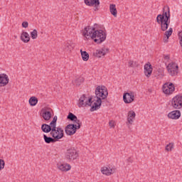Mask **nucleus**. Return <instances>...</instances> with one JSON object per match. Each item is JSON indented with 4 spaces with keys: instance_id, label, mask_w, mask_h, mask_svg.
I'll list each match as a JSON object with an SVG mask.
<instances>
[{
    "instance_id": "dca6fc26",
    "label": "nucleus",
    "mask_w": 182,
    "mask_h": 182,
    "mask_svg": "<svg viewBox=\"0 0 182 182\" xmlns=\"http://www.w3.org/2000/svg\"><path fill=\"white\" fill-rule=\"evenodd\" d=\"M93 32H95L93 28L90 27V26H88L84 28L83 36L85 38H86V39H92Z\"/></svg>"
},
{
    "instance_id": "9d476101",
    "label": "nucleus",
    "mask_w": 182,
    "mask_h": 182,
    "mask_svg": "<svg viewBox=\"0 0 182 182\" xmlns=\"http://www.w3.org/2000/svg\"><path fill=\"white\" fill-rule=\"evenodd\" d=\"M171 106L173 109H181L182 107V96L176 95L172 99Z\"/></svg>"
},
{
    "instance_id": "c756f323",
    "label": "nucleus",
    "mask_w": 182,
    "mask_h": 182,
    "mask_svg": "<svg viewBox=\"0 0 182 182\" xmlns=\"http://www.w3.org/2000/svg\"><path fill=\"white\" fill-rule=\"evenodd\" d=\"M128 66L129 68H139V63L134 60H129L128 62Z\"/></svg>"
},
{
    "instance_id": "bb28decb",
    "label": "nucleus",
    "mask_w": 182,
    "mask_h": 182,
    "mask_svg": "<svg viewBox=\"0 0 182 182\" xmlns=\"http://www.w3.org/2000/svg\"><path fill=\"white\" fill-rule=\"evenodd\" d=\"M43 139L45 143H47V144H50V143H56V140L53 137L48 136L46 134L43 135Z\"/></svg>"
},
{
    "instance_id": "f704fd0d",
    "label": "nucleus",
    "mask_w": 182,
    "mask_h": 182,
    "mask_svg": "<svg viewBox=\"0 0 182 182\" xmlns=\"http://www.w3.org/2000/svg\"><path fill=\"white\" fill-rule=\"evenodd\" d=\"M57 122H58V116H54L52 122H50V124H51L52 126L55 127L56 126Z\"/></svg>"
},
{
    "instance_id": "ea45409f",
    "label": "nucleus",
    "mask_w": 182,
    "mask_h": 182,
    "mask_svg": "<svg viewBox=\"0 0 182 182\" xmlns=\"http://www.w3.org/2000/svg\"><path fill=\"white\" fill-rule=\"evenodd\" d=\"M97 26H99L97 25V23H95V24H94L93 27H92L91 28H92V30H93L94 32H95V31H97V30H96V29H97Z\"/></svg>"
},
{
    "instance_id": "1a4fd4ad",
    "label": "nucleus",
    "mask_w": 182,
    "mask_h": 182,
    "mask_svg": "<svg viewBox=\"0 0 182 182\" xmlns=\"http://www.w3.org/2000/svg\"><path fill=\"white\" fill-rule=\"evenodd\" d=\"M50 110L52 109L49 107H44V108H42L41 110V116L46 122L52 119V112H50Z\"/></svg>"
},
{
    "instance_id": "4468645a",
    "label": "nucleus",
    "mask_w": 182,
    "mask_h": 182,
    "mask_svg": "<svg viewBox=\"0 0 182 182\" xmlns=\"http://www.w3.org/2000/svg\"><path fill=\"white\" fill-rule=\"evenodd\" d=\"M136 119V112H134V111H129L128 112V116H127V124L129 127V129H130V124H133V122H134V120Z\"/></svg>"
},
{
    "instance_id": "473e14b6",
    "label": "nucleus",
    "mask_w": 182,
    "mask_h": 182,
    "mask_svg": "<svg viewBox=\"0 0 182 182\" xmlns=\"http://www.w3.org/2000/svg\"><path fill=\"white\" fill-rule=\"evenodd\" d=\"M32 39H36L38 38V31L36 29H34L33 31L30 33Z\"/></svg>"
},
{
    "instance_id": "2f4dec72",
    "label": "nucleus",
    "mask_w": 182,
    "mask_h": 182,
    "mask_svg": "<svg viewBox=\"0 0 182 182\" xmlns=\"http://www.w3.org/2000/svg\"><path fill=\"white\" fill-rule=\"evenodd\" d=\"M77 117H76V115H75L73 113L69 112L67 119L68 120H70L71 122H74V120H75Z\"/></svg>"
},
{
    "instance_id": "4c0bfd02",
    "label": "nucleus",
    "mask_w": 182,
    "mask_h": 182,
    "mask_svg": "<svg viewBox=\"0 0 182 182\" xmlns=\"http://www.w3.org/2000/svg\"><path fill=\"white\" fill-rule=\"evenodd\" d=\"M21 25H22V27L25 28L29 26V23H28V21H23Z\"/></svg>"
},
{
    "instance_id": "6e6552de",
    "label": "nucleus",
    "mask_w": 182,
    "mask_h": 182,
    "mask_svg": "<svg viewBox=\"0 0 182 182\" xmlns=\"http://www.w3.org/2000/svg\"><path fill=\"white\" fill-rule=\"evenodd\" d=\"M80 129V125H76L75 124H69L65 127V133L68 136H73L76 133L77 130Z\"/></svg>"
},
{
    "instance_id": "a211bd4d",
    "label": "nucleus",
    "mask_w": 182,
    "mask_h": 182,
    "mask_svg": "<svg viewBox=\"0 0 182 182\" xmlns=\"http://www.w3.org/2000/svg\"><path fill=\"white\" fill-rule=\"evenodd\" d=\"M8 83H9L8 75L5 73L0 74V86H6Z\"/></svg>"
},
{
    "instance_id": "2eb2a0df",
    "label": "nucleus",
    "mask_w": 182,
    "mask_h": 182,
    "mask_svg": "<svg viewBox=\"0 0 182 182\" xmlns=\"http://www.w3.org/2000/svg\"><path fill=\"white\" fill-rule=\"evenodd\" d=\"M144 73L146 77H150V76H151V73H153V66L150 63L145 64Z\"/></svg>"
},
{
    "instance_id": "f03ea898",
    "label": "nucleus",
    "mask_w": 182,
    "mask_h": 182,
    "mask_svg": "<svg viewBox=\"0 0 182 182\" xmlns=\"http://www.w3.org/2000/svg\"><path fill=\"white\" fill-rule=\"evenodd\" d=\"M170 7L168 6H165L163 8L162 14H159L156 16V22L161 25V30L163 32H166L170 26Z\"/></svg>"
},
{
    "instance_id": "ddd939ff",
    "label": "nucleus",
    "mask_w": 182,
    "mask_h": 182,
    "mask_svg": "<svg viewBox=\"0 0 182 182\" xmlns=\"http://www.w3.org/2000/svg\"><path fill=\"white\" fill-rule=\"evenodd\" d=\"M85 4L87 5V6H94V11H99V6H100V1L99 0H84Z\"/></svg>"
},
{
    "instance_id": "393cba45",
    "label": "nucleus",
    "mask_w": 182,
    "mask_h": 182,
    "mask_svg": "<svg viewBox=\"0 0 182 182\" xmlns=\"http://www.w3.org/2000/svg\"><path fill=\"white\" fill-rule=\"evenodd\" d=\"M21 39L24 43H28L29 41H31V36H29V33L26 31H23L21 35Z\"/></svg>"
},
{
    "instance_id": "f8f14e48",
    "label": "nucleus",
    "mask_w": 182,
    "mask_h": 182,
    "mask_svg": "<svg viewBox=\"0 0 182 182\" xmlns=\"http://www.w3.org/2000/svg\"><path fill=\"white\" fill-rule=\"evenodd\" d=\"M123 100L124 103L127 104L132 103V102L134 100V92H130L124 93Z\"/></svg>"
},
{
    "instance_id": "9b49d317",
    "label": "nucleus",
    "mask_w": 182,
    "mask_h": 182,
    "mask_svg": "<svg viewBox=\"0 0 182 182\" xmlns=\"http://www.w3.org/2000/svg\"><path fill=\"white\" fill-rule=\"evenodd\" d=\"M163 92L165 95H171L176 88L174 87V84L173 83H165L162 87Z\"/></svg>"
},
{
    "instance_id": "5701e85b",
    "label": "nucleus",
    "mask_w": 182,
    "mask_h": 182,
    "mask_svg": "<svg viewBox=\"0 0 182 182\" xmlns=\"http://www.w3.org/2000/svg\"><path fill=\"white\" fill-rule=\"evenodd\" d=\"M75 46H76V44L72 41H70V43L68 42L64 45V49L65 50L72 52V50L75 49Z\"/></svg>"
},
{
    "instance_id": "0eeeda50",
    "label": "nucleus",
    "mask_w": 182,
    "mask_h": 182,
    "mask_svg": "<svg viewBox=\"0 0 182 182\" xmlns=\"http://www.w3.org/2000/svg\"><path fill=\"white\" fill-rule=\"evenodd\" d=\"M166 69L171 76H177L178 75V65L176 63H170Z\"/></svg>"
},
{
    "instance_id": "58836bf2",
    "label": "nucleus",
    "mask_w": 182,
    "mask_h": 182,
    "mask_svg": "<svg viewBox=\"0 0 182 182\" xmlns=\"http://www.w3.org/2000/svg\"><path fill=\"white\" fill-rule=\"evenodd\" d=\"M109 127H110L111 129L113 128V127H114V121H113V120L109 121Z\"/></svg>"
},
{
    "instance_id": "20e7f679",
    "label": "nucleus",
    "mask_w": 182,
    "mask_h": 182,
    "mask_svg": "<svg viewBox=\"0 0 182 182\" xmlns=\"http://www.w3.org/2000/svg\"><path fill=\"white\" fill-rule=\"evenodd\" d=\"M65 160L68 161H73L79 159V151L75 148H70L67 150L65 154Z\"/></svg>"
},
{
    "instance_id": "7c9ffc66",
    "label": "nucleus",
    "mask_w": 182,
    "mask_h": 182,
    "mask_svg": "<svg viewBox=\"0 0 182 182\" xmlns=\"http://www.w3.org/2000/svg\"><path fill=\"white\" fill-rule=\"evenodd\" d=\"M84 82L85 78L83 77H80L75 80V84L76 85V86H80V85H82V83H83Z\"/></svg>"
},
{
    "instance_id": "72a5a7b5",
    "label": "nucleus",
    "mask_w": 182,
    "mask_h": 182,
    "mask_svg": "<svg viewBox=\"0 0 182 182\" xmlns=\"http://www.w3.org/2000/svg\"><path fill=\"white\" fill-rule=\"evenodd\" d=\"M173 147H174V145L173 144L171 143L168 144L166 146V151H171V150H173Z\"/></svg>"
},
{
    "instance_id": "6ab92c4d",
    "label": "nucleus",
    "mask_w": 182,
    "mask_h": 182,
    "mask_svg": "<svg viewBox=\"0 0 182 182\" xmlns=\"http://www.w3.org/2000/svg\"><path fill=\"white\" fill-rule=\"evenodd\" d=\"M181 116V112L180 110H175L169 112L168 114V119H173V120H177V119H180Z\"/></svg>"
},
{
    "instance_id": "e433bc0d",
    "label": "nucleus",
    "mask_w": 182,
    "mask_h": 182,
    "mask_svg": "<svg viewBox=\"0 0 182 182\" xmlns=\"http://www.w3.org/2000/svg\"><path fill=\"white\" fill-rule=\"evenodd\" d=\"M75 123H76V124H77V126H80V129L82 126V122H80V120H79L77 119V117L76 118V119L74 120Z\"/></svg>"
},
{
    "instance_id": "aec40b11",
    "label": "nucleus",
    "mask_w": 182,
    "mask_h": 182,
    "mask_svg": "<svg viewBox=\"0 0 182 182\" xmlns=\"http://www.w3.org/2000/svg\"><path fill=\"white\" fill-rule=\"evenodd\" d=\"M108 52L109 48H102L101 50H97L96 52L94 53V56H95V58H102V56H105Z\"/></svg>"
},
{
    "instance_id": "f257e3e1",
    "label": "nucleus",
    "mask_w": 182,
    "mask_h": 182,
    "mask_svg": "<svg viewBox=\"0 0 182 182\" xmlns=\"http://www.w3.org/2000/svg\"><path fill=\"white\" fill-rule=\"evenodd\" d=\"M96 102L91 105L90 112H95L100 109L102 106V100H105L107 97V88L105 86H97L95 89Z\"/></svg>"
},
{
    "instance_id": "a19ab883",
    "label": "nucleus",
    "mask_w": 182,
    "mask_h": 182,
    "mask_svg": "<svg viewBox=\"0 0 182 182\" xmlns=\"http://www.w3.org/2000/svg\"><path fill=\"white\" fill-rule=\"evenodd\" d=\"M178 36L179 40L182 39V31L178 33Z\"/></svg>"
},
{
    "instance_id": "b1692460",
    "label": "nucleus",
    "mask_w": 182,
    "mask_h": 182,
    "mask_svg": "<svg viewBox=\"0 0 182 182\" xmlns=\"http://www.w3.org/2000/svg\"><path fill=\"white\" fill-rule=\"evenodd\" d=\"M173 35V28H169L164 33V42L167 43L168 42L169 38Z\"/></svg>"
},
{
    "instance_id": "7ed1b4c3",
    "label": "nucleus",
    "mask_w": 182,
    "mask_h": 182,
    "mask_svg": "<svg viewBox=\"0 0 182 182\" xmlns=\"http://www.w3.org/2000/svg\"><path fill=\"white\" fill-rule=\"evenodd\" d=\"M107 34L103 30H97L93 32L92 39L94 40L95 43L100 44L106 41Z\"/></svg>"
},
{
    "instance_id": "f3484780",
    "label": "nucleus",
    "mask_w": 182,
    "mask_h": 182,
    "mask_svg": "<svg viewBox=\"0 0 182 182\" xmlns=\"http://www.w3.org/2000/svg\"><path fill=\"white\" fill-rule=\"evenodd\" d=\"M116 171V168H108L106 166H104L101 168V172L102 174H105V176H112V174H114Z\"/></svg>"
},
{
    "instance_id": "c85d7f7f",
    "label": "nucleus",
    "mask_w": 182,
    "mask_h": 182,
    "mask_svg": "<svg viewBox=\"0 0 182 182\" xmlns=\"http://www.w3.org/2000/svg\"><path fill=\"white\" fill-rule=\"evenodd\" d=\"M80 53L82 60H84V62H87V60H89V53L86 51H83L82 49L80 50Z\"/></svg>"
},
{
    "instance_id": "c9c22d12",
    "label": "nucleus",
    "mask_w": 182,
    "mask_h": 182,
    "mask_svg": "<svg viewBox=\"0 0 182 182\" xmlns=\"http://www.w3.org/2000/svg\"><path fill=\"white\" fill-rule=\"evenodd\" d=\"M5 167V161L4 159H0V170H2V168H4Z\"/></svg>"
},
{
    "instance_id": "79ce46f5",
    "label": "nucleus",
    "mask_w": 182,
    "mask_h": 182,
    "mask_svg": "<svg viewBox=\"0 0 182 182\" xmlns=\"http://www.w3.org/2000/svg\"><path fill=\"white\" fill-rule=\"evenodd\" d=\"M164 59H165V60H168V59H170V56L164 55Z\"/></svg>"
},
{
    "instance_id": "37998d69",
    "label": "nucleus",
    "mask_w": 182,
    "mask_h": 182,
    "mask_svg": "<svg viewBox=\"0 0 182 182\" xmlns=\"http://www.w3.org/2000/svg\"><path fill=\"white\" fill-rule=\"evenodd\" d=\"M128 161L129 162V163H133V160H132V158H128Z\"/></svg>"
},
{
    "instance_id": "a878e982",
    "label": "nucleus",
    "mask_w": 182,
    "mask_h": 182,
    "mask_svg": "<svg viewBox=\"0 0 182 182\" xmlns=\"http://www.w3.org/2000/svg\"><path fill=\"white\" fill-rule=\"evenodd\" d=\"M109 12L114 16V18H117V9H116V4L109 5Z\"/></svg>"
},
{
    "instance_id": "423d86ee",
    "label": "nucleus",
    "mask_w": 182,
    "mask_h": 182,
    "mask_svg": "<svg viewBox=\"0 0 182 182\" xmlns=\"http://www.w3.org/2000/svg\"><path fill=\"white\" fill-rule=\"evenodd\" d=\"M93 105V101H92V97H87L85 95H82L79 99L78 107H86V106H92Z\"/></svg>"
},
{
    "instance_id": "cd10ccee",
    "label": "nucleus",
    "mask_w": 182,
    "mask_h": 182,
    "mask_svg": "<svg viewBox=\"0 0 182 182\" xmlns=\"http://www.w3.org/2000/svg\"><path fill=\"white\" fill-rule=\"evenodd\" d=\"M38 100L36 97H31L28 100L30 106H36V105H38Z\"/></svg>"
},
{
    "instance_id": "412c9836",
    "label": "nucleus",
    "mask_w": 182,
    "mask_h": 182,
    "mask_svg": "<svg viewBox=\"0 0 182 182\" xmlns=\"http://www.w3.org/2000/svg\"><path fill=\"white\" fill-rule=\"evenodd\" d=\"M53 129V126H52V124L50 123V124H43L41 125V130L43 132V133H50Z\"/></svg>"
},
{
    "instance_id": "39448f33",
    "label": "nucleus",
    "mask_w": 182,
    "mask_h": 182,
    "mask_svg": "<svg viewBox=\"0 0 182 182\" xmlns=\"http://www.w3.org/2000/svg\"><path fill=\"white\" fill-rule=\"evenodd\" d=\"M50 136L55 139V141H59L60 139H63L65 135L63 129L60 127H56V126L53 127V129L50 132Z\"/></svg>"
},
{
    "instance_id": "4be33fe9",
    "label": "nucleus",
    "mask_w": 182,
    "mask_h": 182,
    "mask_svg": "<svg viewBox=\"0 0 182 182\" xmlns=\"http://www.w3.org/2000/svg\"><path fill=\"white\" fill-rule=\"evenodd\" d=\"M57 167L61 171H69L72 168L69 164H58Z\"/></svg>"
}]
</instances>
